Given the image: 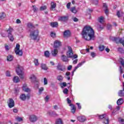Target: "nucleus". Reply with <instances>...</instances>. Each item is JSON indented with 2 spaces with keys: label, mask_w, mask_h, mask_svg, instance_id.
Segmentation results:
<instances>
[{
  "label": "nucleus",
  "mask_w": 124,
  "mask_h": 124,
  "mask_svg": "<svg viewBox=\"0 0 124 124\" xmlns=\"http://www.w3.org/2000/svg\"><path fill=\"white\" fill-rule=\"evenodd\" d=\"M81 35L82 38L87 41L94 40L95 38L94 31L90 26H85L82 31Z\"/></svg>",
  "instance_id": "f257e3e1"
},
{
  "label": "nucleus",
  "mask_w": 124,
  "mask_h": 124,
  "mask_svg": "<svg viewBox=\"0 0 124 124\" xmlns=\"http://www.w3.org/2000/svg\"><path fill=\"white\" fill-rule=\"evenodd\" d=\"M38 30L31 31L30 33V37L31 39H33V40H36L38 37Z\"/></svg>",
  "instance_id": "f03ea898"
},
{
  "label": "nucleus",
  "mask_w": 124,
  "mask_h": 124,
  "mask_svg": "<svg viewBox=\"0 0 124 124\" xmlns=\"http://www.w3.org/2000/svg\"><path fill=\"white\" fill-rule=\"evenodd\" d=\"M99 119L103 120V123L105 124H109V118L106 114L99 115Z\"/></svg>",
  "instance_id": "7ed1b4c3"
},
{
  "label": "nucleus",
  "mask_w": 124,
  "mask_h": 124,
  "mask_svg": "<svg viewBox=\"0 0 124 124\" xmlns=\"http://www.w3.org/2000/svg\"><path fill=\"white\" fill-rule=\"evenodd\" d=\"M6 32L8 33V37L10 41L13 42L14 41V37L12 35V31H13V29L10 28L6 30Z\"/></svg>",
  "instance_id": "20e7f679"
},
{
  "label": "nucleus",
  "mask_w": 124,
  "mask_h": 124,
  "mask_svg": "<svg viewBox=\"0 0 124 124\" xmlns=\"http://www.w3.org/2000/svg\"><path fill=\"white\" fill-rule=\"evenodd\" d=\"M16 72L17 75L19 76L20 79H23L24 78V72H23L22 67L21 66L19 65L17 66L16 69Z\"/></svg>",
  "instance_id": "39448f33"
},
{
  "label": "nucleus",
  "mask_w": 124,
  "mask_h": 124,
  "mask_svg": "<svg viewBox=\"0 0 124 124\" xmlns=\"http://www.w3.org/2000/svg\"><path fill=\"white\" fill-rule=\"evenodd\" d=\"M15 52L16 55H17L18 56H20V57L23 56V51L20 50V45L19 44L16 45V46L15 48Z\"/></svg>",
  "instance_id": "423d86ee"
},
{
  "label": "nucleus",
  "mask_w": 124,
  "mask_h": 124,
  "mask_svg": "<svg viewBox=\"0 0 124 124\" xmlns=\"http://www.w3.org/2000/svg\"><path fill=\"white\" fill-rule=\"evenodd\" d=\"M19 98L22 101H26V100H29L31 98V95L30 94L26 95V94L22 93L20 94Z\"/></svg>",
  "instance_id": "0eeeda50"
},
{
  "label": "nucleus",
  "mask_w": 124,
  "mask_h": 124,
  "mask_svg": "<svg viewBox=\"0 0 124 124\" xmlns=\"http://www.w3.org/2000/svg\"><path fill=\"white\" fill-rule=\"evenodd\" d=\"M37 120H38V117L35 115H31L29 116V121L31 123H35V122H37Z\"/></svg>",
  "instance_id": "6e6552de"
},
{
  "label": "nucleus",
  "mask_w": 124,
  "mask_h": 124,
  "mask_svg": "<svg viewBox=\"0 0 124 124\" xmlns=\"http://www.w3.org/2000/svg\"><path fill=\"white\" fill-rule=\"evenodd\" d=\"M69 17L68 16H59L58 20L61 22H64V23H66L68 21Z\"/></svg>",
  "instance_id": "1a4fd4ad"
},
{
  "label": "nucleus",
  "mask_w": 124,
  "mask_h": 124,
  "mask_svg": "<svg viewBox=\"0 0 124 124\" xmlns=\"http://www.w3.org/2000/svg\"><path fill=\"white\" fill-rule=\"evenodd\" d=\"M68 51L67 52V58H73V51L71 46H68Z\"/></svg>",
  "instance_id": "9d476101"
},
{
  "label": "nucleus",
  "mask_w": 124,
  "mask_h": 124,
  "mask_svg": "<svg viewBox=\"0 0 124 124\" xmlns=\"http://www.w3.org/2000/svg\"><path fill=\"white\" fill-rule=\"evenodd\" d=\"M58 70H60V71H65L66 67L64 65H62L61 64H58L57 66Z\"/></svg>",
  "instance_id": "9b49d317"
},
{
  "label": "nucleus",
  "mask_w": 124,
  "mask_h": 124,
  "mask_svg": "<svg viewBox=\"0 0 124 124\" xmlns=\"http://www.w3.org/2000/svg\"><path fill=\"white\" fill-rule=\"evenodd\" d=\"M8 104L9 108H13L15 105L14 100L13 99H10L8 102Z\"/></svg>",
  "instance_id": "f8f14e48"
},
{
  "label": "nucleus",
  "mask_w": 124,
  "mask_h": 124,
  "mask_svg": "<svg viewBox=\"0 0 124 124\" xmlns=\"http://www.w3.org/2000/svg\"><path fill=\"white\" fill-rule=\"evenodd\" d=\"M60 46H62V43L59 40H56L54 42V48H59Z\"/></svg>",
  "instance_id": "ddd939ff"
},
{
  "label": "nucleus",
  "mask_w": 124,
  "mask_h": 124,
  "mask_svg": "<svg viewBox=\"0 0 124 124\" xmlns=\"http://www.w3.org/2000/svg\"><path fill=\"white\" fill-rule=\"evenodd\" d=\"M22 90L23 91L25 92V93H30V92H31V89L28 88V87L27 86V84H26L23 85L22 87Z\"/></svg>",
  "instance_id": "4468645a"
},
{
  "label": "nucleus",
  "mask_w": 124,
  "mask_h": 124,
  "mask_svg": "<svg viewBox=\"0 0 124 124\" xmlns=\"http://www.w3.org/2000/svg\"><path fill=\"white\" fill-rule=\"evenodd\" d=\"M78 120L79 122L83 123L86 121V117L85 116H79L78 117Z\"/></svg>",
  "instance_id": "2eb2a0df"
},
{
  "label": "nucleus",
  "mask_w": 124,
  "mask_h": 124,
  "mask_svg": "<svg viewBox=\"0 0 124 124\" xmlns=\"http://www.w3.org/2000/svg\"><path fill=\"white\" fill-rule=\"evenodd\" d=\"M58 49H54L52 50H51V55H52L53 57H57V55H58Z\"/></svg>",
  "instance_id": "dca6fc26"
},
{
  "label": "nucleus",
  "mask_w": 124,
  "mask_h": 124,
  "mask_svg": "<svg viewBox=\"0 0 124 124\" xmlns=\"http://www.w3.org/2000/svg\"><path fill=\"white\" fill-rule=\"evenodd\" d=\"M13 81L14 83H19V82H20V78H19V77L18 76H15L13 78Z\"/></svg>",
  "instance_id": "f3484780"
},
{
  "label": "nucleus",
  "mask_w": 124,
  "mask_h": 124,
  "mask_svg": "<svg viewBox=\"0 0 124 124\" xmlns=\"http://www.w3.org/2000/svg\"><path fill=\"white\" fill-rule=\"evenodd\" d=\"M85 62L83 61V62H80L79 63H78V65L75 67L74 71H76L77 69L79 68V67H80V66H82V65H83V63H85Z\"/></svg>",
  "instance_id": "a211bd4d"
},
{
  "label": "nucleus",
  "mask_w": 124,
  "mask_h": 124,
  "mask_svg": "<svg viewBox=\"0 0 124 124\" xmlns=\"http://www.w3.org/2000/svg\"><path fill=\"white\" fill-rule=\"evenodd\" d=\"M68 57H67V56H65V55H62L61 56V59L62 61V62H68Z\"/></svg>",
  "instance_id": "6ab92c4d"
},
{
  "label": "nucleus",
  "mask_w": 124,
  "mask_h": 124,
  "mask_svg": "<svg viewBox=\"0 0 124 124\" xmlns=\"http://www.w3.org/2000/svg\"><path fill=\"white\" fill-rule=\"evenodd\" d=\"M70 35V31L69 30H67L64 32V37H68Z\"/></svg>",
  "instance_id": "aec40b11"
},
{
  "label": "nucleus",
  "mask_w": 124,
  "mask_h": 124,
  "mask_svg": "<svg viewBox=\"0 0 124 124\" xmlns=\"http://www.w3.org/2000/svg\"><path fill=\"white\" fill-rule=\"evenodd\" d=\"M57 80L59 81V82H62V81H63V77L62 75H58L57 77Z\"/></svg>",
  "instance_id": "412c9836"
},
{
  "label": "nucleus",
  "mask_w": 124,
  "mask_h": 124,
  "mask_svg": "<svg viewBox=\"0 0 124 124\" xmlns=\"http://www.w3.org/2000/svg\"><path fill=\"white\" fill-rule=\"evenodd\" d=\"M124 103V99L120 98L117 101V104L118 105H122V104Z\"/></svg>",
  "instance_id": "4be33fe9"
},
{
  "label": "nucleus",
  "mask_w": 124,
  "mask_h": 124,
  "mask_svg": "<svg viewBox=\"0 0 124 124\" xmlns=\"http://www.w3.org/2000/svg\"><path fill=\"white\" fill-rule=\"evenodd\" d=\"M70 106H72L71 112L74 114L75 113V111H76V108H75V106L72 104H70Z\"/></svg>",
  "instance_id": "5701e85b"
},
{
  "label": "nucleus",
  "mask_w": 124,
  "mask_h": 124,
  "mask_svg": "<svg viewBox=\"0 0 124 124\" xmlns=\"http://www.w3.org/2000/svg\"><path fill=\"white\" fill-rule=\"evenodd\" d=\"M70 11L72 12V13H74V14H76L78 11L76 10V8L75 7H73L71 8Z\"/></svg>",
  "instance_id": "b1692460"
},
{
  "label": "nucleus",
  "mask_w": 124,
  "mask_h": 124,
  "mask_svg": "<svg viewBox=\"0 0 124 124\" xmlns=\"http://www.w3.org/2000/svg\"><path fill=\"white\" fill-rule=\"evenodd\" d=\"M59 24L58 22H51L50 26L52 27V28H57L58 27Z\"/></svg>",
  "instance_id": "393cba45"
},
{
  "label": "nucleus",
  "mask_w": 124,
  "mask_h": 124,
  "mask_svg": "<svg viewBox=\"0 0 124 124\" xmlns=\"http://www.w3.org/2000/svg\"><path fill=\"white\" fill-rule=\"evenodd\" d=\"M56 6H57V3L54 2H51V9H52V10H53V9H55V8H56Z\"/></svg>",
  "instance_id": "a878e982"
},
{
  "label": "nucleus",
  "mask_w": 124,
  "mask_h": 124,
  "mask_svg": "<svg viewBox=\"0 0 124 124\" xmlns=\"http://www.w3.org/2000/svg\"><path fill=\"white\" fill-rule=\"evenodd\" d=\"M119 96L123 97L124 96V90H120L118 93Z\"/></svg>",
  "instance_id": "bb28decb"
},
{
  "label": "nucleus",
  "mask_w": 124,
  "mask_h": 124,
  "mask_svg": "<svg viewBox=\"0 0 124 124\" xmlns=\"http://www.w3.org/2000/svg\"><path fill=\"white\" fill-rule=\"evenodd\" d=\"M30 79L32 81V82H34L36 80V78L35 77V76H34V75H31L30 76Z\"/></svg>",
  "instance_id": "cd10ccee"
},
{
  "label": "nucleus",
  "mask_w": 124,
  "mask_h": 124,
  "mask_svg": "<svg viewBox=\"0 0 124 124\" xmlns=\"http://www.w3.org/2000/svg\"><path fill=\"white\" fill-rule=\"evenodd\" d=\"M56 124H63L62 120L61 118L57 119L56 121Z\"/></svg>",
  "instance_id": "c85d7f7f"
},
{
  "label": "nucleus",
  "mask_w": 124,
  "mask_h": 124,
  "mask_svg": "<svg viewBox=\"0 0 124 124\" xmlns=\"http://www.w3.org/2000/svg\"><path fill=\"white\" fill-rule=\"evenodd\" d=\"M41 67L42 69H44V70H47V69H48V68L47 67V66H46V64H42Z\"/></svg>",
  "instance_id": "c756f323"
},
{
  "label": "nucleus",
  "mask_w": 124,
  "mask_h": 124,
  "mask_svg": "<svg viewBox=\"0 0 124 124\" xmlns=\"http://www.w3.org/2000/svg\"><path fill=\"white\" fill-rule=\"evenodd\" d=\"M105 49V46L104 45H100L99 46V51H102Z\"/></svg>",
  "instance_id": "7c9ffc66"
},
{
  "label": "nucleus",
  "mask_w": 124,
  "mask_h": 124,
  "mask_svg": "<svg viewBox=\"0 0 124 124\" xmlns=\"http://www.w3.org/2000/svg\"><path fill=\"white\" fill-rule=\"evenodd\" d=\"M13 60V56L12 55H9L7 56V61L9 62H11Z\"/></svg>",
  "instance_id": "2f4dec72"
},
{
  "label": "nucleus",
  "mask_w": 124,
  "mask_h": 124,
  "mask_svg": "<svg viewBox=\"0 0 124 124\" xmlns=\"http://www.w3.org/2000/svg\"><path fill=\"white\" fill-rule=\"evenodd\" d=\"M44 54L45 57H46V58H49V57H50V53L49 52V51H46Z\"/></svg>",
  "instance_id": "473e14b6"
},
{
  "label": "nucleus",
  "mask_w": 124,
  "mask_h": 124,
  "mask_svg": "<svg viewBox=\"0 0 124 124\" xmlns=\"http://www.w3.org/2000/svg\"><path fill=\"white\" fill-rule=\"evenodd\" d=\"M27 26L29 29H34V26H33L32 23H28Z\"/></svg>",
  "instance_id": "72a5a7b5"
},
{
  "label": "nucleus",
  "mask_w": 124,
  "mask_h": 124,
  "mask_svg": "<svg viewBox=\"0 0 124 124\" xmlns=\"http://www.w3.org/2000/svg\"><path fill=\"white\" fill-rule=\"evenodd\" d=\"M120 109H121V107L120 106H117L116 107V109H114L113 112H112V114H115V113H116V112L117 111H119V110H120Z\"/></svg>",
  "instance_id": "f704fd0d"
},
{
  "label": "nucleus",
  "mask_w": 124,
  "mask_h": 124,
  "mask_svg": "<svg viewBox=\"0 0 124 124\" xmlns=\"http://www.w3.org/2000/svg\"><path fill=\"white\" fill-rule=\"evenodd\" d=\"M34 63L35 65H36V66H37V65H39V63H38V59H35L34 60Z\"/></svg>",
  "instance_id": "c9c22d12"
},
{
  "label": "nucleus",
  "mask_w": 124,
  "mask_h": 124,
  "mask_svg": "<svg viewBox=\"0 0 124 124\" xmlns=\"http://www.w3.org/2000/svg\"><path fill=\"white\" fill-rule=\"evenodd\" d=\"M119 72L120 74L124 73V68L122 67V66H119Z\"/></svg>",
  "instance_id": "e433bc0d"
},
{
  "label": "nucleus",
  "mask_w": 124,
  "mask_h": 124,
  "mask_svg": "<svg viewBox=\"0 0 124 124\" xmlns=\"http://www.w3.org/2000/svg\"><path fill=\"white\" fill-rule=\"evenodd\" d=\"M19 92H20V88H16L15 90V93L16 94H18L19 93Z\"/></svg>",
  "instance_id": "4c0bfd02"
},
{
  "label": "nucleus",
  "mask_w": 124,
  "mask_h": 124,
  "mask_svg": "<svg viewBox=\"0 0 124 124\" xmlns=\"http://www.w3.org/2000/svg\"><path fill=\"white\" fill-rule=\"evenodd\" d=\"M103 19H104L103 16H101L99 18L98 21L100 23H101V24H102V23H103V21H104Z\"/></svg>",
  "instance_id": "58836bf2"
},
{
  "label": "nucleus",
  "mask_w": 124,
  "mask_h": 124,
  "mask_svg": "<svg viewBox=\"0 0 124 124\" xmlns=\"http://www.w3.org/2000/svg\"><path fill=\"white\" fill-rule=\"evenodd\" d=\"M61 87L62 89H63L64 87H66V82H62L61 84Z\"/></svg>",
  "instance_id": "ea45409f"
},
{
  "label": "nucleus",
  "mask_w": 124,
  "mask_h": 124,
  "mask_svg": "<svg viewBox=\"0 0 124 124\" xmlns=\"http://www.w3.org/2000/svg\"><path fill=\"white\" fill-rule=\"evenodd\" d=\"M113 40L116 43H120V38H114Z\"/></svg>",
  "instance_id": "a19ab883"
},
{
  "label": "nucleus",
  "mask_w": 124,
  "mask_h": 124,
  "mask_svg": "<svg viewBox=\"0 0 124 124\" xmlns=\"http://www.w3.org/2000/svg\"><path fill=\"white\" fill-rule=\"evenodd\" d=\"M119 43L122 44V45L124 46V39L120 38Z\"/></svg>",
  "instance_id": "79ce46f5"
},
{
  "label": "nucleus",
  "mask_w": 124,
  "mask_h": 124,
  "mask_svg": "<svg viewBox=\"0 0 124 124\" xmlns=\"http://www.w3.org/2000/svg\"><path fill=\"white\" fill-rule=\"evenodd\" d=\"M4 18H5V15L2 13V15L0 16V20H3Z\"/></svg>",
  "instance_id": "37998d69"
},
{
  "label": "nucleus",
  "mask_w": 124,
  "mask_h": 124,
  "mask_svg": "<svg viewBox=\"0 0 124 124\" xmlns=\"http://www.w3.org/2000/svg\"><path fill=\"white\" fill-rule=\"evenodd\" d=\"M55 112L52 111H49L47 112V115H49V116H53L54 115V113Z\"/></svg>",
  "instance_id": "c03bdc74"
},
{
  "label": "nucleus",
  "mask_w": 124,
  "mask_h": 124,
  "mask_svg": "<svg viewBox=\"0 0 124 124\" xmlns=\"http://www.w3.org/2000/svg\"><path fill=\"white\" fill-rule=\"evenodd\" d=\"M63 93H64V94H67V93H68V89H67V88H65L63 90Z\"/></svg>",
  "instance_id": "a18cd8bd"
},
{
  "label": "nucleus",
  "mask_w": 124,
  "mask_h": 124,
  "mask_svg": "<svg viewBox=\"0 0 124 124\" xmlns=\"http://www.w3.org/2000/svg\"><path fill=\"white\" fill-rule=\"evenodd\" d=\"M118 121H119V123H120L121 124H124V119H123L120 118L119 119Z\"/></svg>",
  "instance_id": "49530a36"
},
{
  "label": "nucleus",
  "mask_w": 124,
  "mask_h": 124,
  "mask_svg": "<svg viewBox=\"0 0 124 124\" xmlns=\"http://www.w3.org/2000/svg\"><path fill=\"white\" fill-rule=\"evenodd\" d=\"M118 50L119 52H120V53H123L124 52V48H121V47L118 48Z\"/></svg>",
  "instance_id": "de8ad7c7"
},
{
  "label": "nucleus",
  "mask_w": 124,
  "mask_h": 124,
  "mask_svg": "<svg viewBox=\"0 0 124 124\" xmlns=\"http://www.w3.org/2000/svg\"><path fill=\"white\" fill-rule=\"evenodd\" d=\"M47 9V7L46 6H41L40 7V10L43 11Z\"/></svg>",
  "instance_id": "09e8293b"
},
{
  "label": "nucleus",
  "mask_w": 124,
  "mask_h": 124,
  "mask_svg": "<svg viewBox=\"0 0 124 124\" xmlns=\"http://www.w3.org/2000/svg\"><path fill=\"white\" fill-rule=\"evenodd\" d=\"M32 8H33V11H34V12H36L37 11V8L35 5H33Z\"/></svg>",
  "instance_id": "8fccbe9b"
},
{
  "label": "nucleus",
  "mask_w": 124,
  "mask_h": 124,
  "mask_svg": "<svg viewBox=\"0 0 124 124\" xmlns=\"http://www.w3.org/2000/svg\"><path fill=\"white\" fill-rule=\"evenodd\" d=\"M44 85H47V84H48V80H47V78H44Z\"/></svg>",
  "instance_id": "3c124183"
},
{
  "label": "nucleus",
  "mask_w": 124,
  "mask_h": 124,
  "mask_svg": "<svg viewBox=\"0 0 124 124\" xmlns=\"http://www.w3.org/2000/svg\"><path fill=\"white\" fill-rule=\"evenodd\" d=\"M6 76H7V77H10V76H11V75H10V72H9V71H7L6 72Z\"/></svg>",
  "instance_id": "603ef678"
},
{
  "label": "nucleus",
  "mask_w": 124,
  "mask_h": 124,
  "mask_svg": "<svg viewBox=\"0 0 124 124\" xmlns=\"http://www.w3.org/2000/svg\"><path fill=\"white\" fill-rule=\"evenodd\" d=\"M50 36H51V37L55 38V37H56V33H55L53 32H51L50 33Z\"/></svg>",
  "instance_id": "864d4df0"
},
{
  "label": "nucleus",
  "mask_w": 124,
  "mask_h": 124,
  "mask_svg": "<svg viewBox=\"0 0 124 124\" xmlns=\"http://www.w3.org/2000/svg\"><path fill=\"white\" fill-rule=\"evenodd\" d=\"M44 91V88L41 87L39 89V93H41Z\"/></svg>",
  "instance_id": "5fc2aeb1"
},
{
  "label": "nucleus",
  "mask_w": 124,
  "mask_h": 124,
  "mask_svg": "<svg viewBox=\"0 0 124 124\" xmlns=\"http://www.w3.org/2000/svg\"><path fill=\"white\" fill-rule=\"evenodd\" d=\"M5 49L6 50V51H9V49H10V48H9V46H7V45H5Z\"/></svg>",
  "instance_id": "6e6d98bb"
},
{
  "label": "nucleus",
  "mask_w": 124,
  "mask_h": 124,
  "mask_svg": "<svg viewBox=\"0 0 124 124\" xmlns=\"http://www.w3.org/2000/svg\"><path fill=\"white\" fill-rule=\"evenodd\" d=\"M16 119V121H18V122H22V121H23V118L21 117H17Z\"/></svg>",
  "instance_id": "4d7b16f0"
},
{
  "label": "nucleus",
  "mask_w": 124,
  "mask_h": 124,
  "mask_svg": "<svg viewBox=\"0 0 124 124\" xmlns=\"http://www.w3.org/2000/svg\"><path fill=\"white\" fill-rule=\"evenodd\" d=\"M93 3H94L95 5H97L98 3V0H93Z\"/></svg>",
  "instance_id": "13d9d810"
},
{
  "label": "nucleus",
  "mask_w": 124,
  "mask_h": 124,
  "mask_svg": "<svg viewBox=\"0 0 124 124\" xmlns=\"http://www.w3.org/2000/svg\"><path fill=\"white\" fill-rule=\"evenodd\" d=\"M91 56L93 57V58H94L95 57V56H96V55L95 54V53L92 52L91 53Z\"/></svg>",
  "instance_id": "bf43d9fd"
},
{
  "label": "nucleus",
  "mask_w": 124,
  "mask_h": 124,
  "mask_svg": "<svg viewBox=\"0 0 124 124\" xmlns=\"http://www.w3.org/2000/svg\"><path fill=\"white\" fill-rule=\"evenodd\" d=\"M112 29V25L110 24H108L107 30H111Z\"/></svg>",
  "instance_id": "052dcab7"
},
{
  "label": "nucleus",
  "mask_w": 124,
  "mask_h": 124,
  "mask_svg": "<svg viewBox=\"0 0 124 124\" xmlns=\"http://www.w3.org/2000/svg\"><path fill=\"white\" fill-rule=\"evenodd\" d=\"M71 5V3L69 2L66 5V7L68 9H69L70 8V5Z\"/></svg>",
  "instance_id": "680f3d73"
},
{
  "label": "nucleus",
  "mask_w": 124,
  "mask_h": 124,
  "mask_svg": "<svg viewBox=\"0 0 124 124\" xmlns=\"http://www.w3.org/2000/svg\"><path fill=\"white\" fill-rule=\"evenodd\" d=\"M35 84H36V85H35V89H38V87H39V86H38V84H39L38 81H36Z\"/></svg>",
  "instance_id": "e2e57ef3"
},
{
  "label": "nucleus",
  "mask_w": 124,
  "mask_h": 124,
  "mask_svg": "<svg viewBox=\"0 0 124 124\" xmlns=\"http://www.w3.org/2000/svg\"><path fill=\"white\" fill-rule=\"evenodd\" d=\"M103 6L104 8H105L104 10L108 9V6H107V4H106V3H104Z\"/></svg>",
  "instance_id": "0e129e2a"
},
{
  "label": "nucleus",
  "mask_w": 124,
  "mask_h": 124,
  "mask_svg": "<svg viewBox=\"0 0 124 124\" xmlns=\"http://www.w3.org/2000/svg\"><path fill=\"white\" fill-rule=\"evenodd\" d=\"M45 101H46V102H48V101L49 100V96H46V97L45 98Z\"/></svg>",
  "instance_id": "69168bd1"
},
{
  "label": "nucleus",
  "mask_w": 124,
  "mask_h": 124,
  "mask_svg": "<svg viewBox=\"0 0 124 124\" xmlns=\"http://www.w3.org/2000/svg\"><path fill=\"white\" fill-rule=\"evenodd\" d=\"M105 11V13L106 14V15H108L109 13V11H108V9H106V10H104Z\"/></svg>",
  "instance_id": "338daca9"
},
{
  "label": "nucleus",
  "mask_w": 124,
  "mask_h": 124,
  "mask_svg": "<svg viewBox=\"0 0 124 124\" xmlns=\"http://www.w3.org/2000/svg\"><path fill=\"white\" fill-rule=\"evenodd\" d=\"M72 68V65H69L67 67V70H71V69Z\"/></svg>",
  "instance_id": "774afa93"
}]
</instances>
